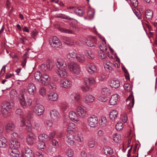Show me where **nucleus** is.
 <instances>
[{"instance_id":"1","label":"nucleus","mask_w":157,"mask_h":157,"mask_svg":"<svg viewBox=\"0 0 157 157\" xmlns=\"http://www.w3.org/2000/svg\"><path fill=\"white\" fill-rule=\"evenodd\" d=\"M13 106V103L4 102L1 105V111L4 117L6 118L10 116V111Z\"/></svg>"},{"instance_id":"2","label":"nucleus","mask_w":157,"mask_h":157,"mask_svg":"<svg viewBox=\"0 0 157 157\" xmlns=\"http://www.w3.org/2000/svg\"><path fill=\"white\" fill-rule=\"evenodd\" d=\"M75 110L80 117L84 118L87 117L86 109L84 106L82 105L77 106L75 108Z\"/></svg>"},{"instance_id":"3","label":"nucleus","mask_w":157,"mask_h":157,"mask_svg":"<svg viewBox=\"0 0 157 157\" xmlns=\"http://www.w3.org/2000/svg\"><path fill=\"white\" fill-rule=\"evenodd\" d=\"M33 110L38 116H40L44 113V108L41 104H36L33 106Z\"/></svg>"},{"instance_id":"4","label":"nucleus","mask_w":157,"mask_h":157,"mask_svg":"<svg viewBox=\"0 0 157 157\" xmlns=\"http://www.w3.org/2000/svg\"><path fill=\"white\" fill-rule=\"evenodd\" d=\"M19 102L22 107L23 108H26L27 107L30 106L33 103L32 99L30 97H27L25 100V98L23 99H19Z\"/></svg>"},{"instance_id":"5","label":"nucleus","mask_w":157,"mask_h":157,"mask_svg":"<svg viewBox=\"0 0 157 157\" xmlns=\"http://www.w3.org/2000/svg\"><path fill=\"white\" fill-rule=\"evenodd\" d=\"M50 43L51 46L54 48H61L62 43L60 40L56 36L53 37L50 40Z\"/></svg>"},{"instance_id":"6","label":"nucleus","mask_w":157,"mask_h":157,"mask_svg":"<svg viewBox=\"0 0 157 157\" xmlns=\"http://www.w3.org/2000/svg\"><path fill=\"white\" fill-rule=\"evenodd\" d=\"M50 117L54 122H57L60 119V116L59 113L56 109H52L50 111Z\"/></svg>"},{"instance_id":"7","label":"nucleus","mask_w":157,"mask_h":157,"mask_svg":"<svg viewBox=\"0 0 157 157\" xmlns=\"http://www.w3.org/2000/svg\"><path fill=\"white\" fill-rule=\"evenodd\" d=\"M88 125L92 127H96L98 124V119L97 116L93 115L88 119Z\"/></svg>"},{"instance_id":"8","label":"nucleus","mask_w":157,"mask_h":157,"mask_svg":"<svg viewBox=\"0 0 157 157\" xmlns=\"http://www.w3.org/2000/svg\"><path fill=\"white\" fill-rule=\"evenodd\" d=\"M95 99V97L90 94H84L82 98L83 101L85 103H90L93 102Z\"/></svg>"},{"instance_id":"9","label":"nucleus","mask_w":157,"mask_h":157,"mask_svg":"<svg viewBox=\"0 0 157 157\" xmlns=\"http://www.w3.org/2000/svg\"><path fill=\"white\" fill-rule=\"evenodd\" d=\"M59 85L62 87L68 89L71 87L72 83L70 80L67 79H62L60 81Z\"/></svg>"},{"instance_id":"10","label":"nucleus","mask_w":157,"mask_h":157,"mask_svg":"<svg viewBox=\"0 0 157 157\" xmlns=\"http://www.w3.org/2000/svg\"><path fill=\"white\" fill-rule=\"evenodd\" d=\"M36 140V136L33 133L29 134L26 137V141L27 144L31 146H33L34 144V141Z\"/></svg>"},{"instance_id":"11","label":"nucleus","mask_w":157,"mask_h":157,"mask_svg":"<svg viewBox=\"0 0 157 157\" xmlns=\"http://www.w3.org/2000/svg\"><path fill=\"white\" fill-rule=\"evenodd\" d=\"M58 98V95L57 93L52 92L47 95V99L50 101H57Z\"/></svg>"},{"instance_id":"12","label":"nucleus","mask_w":157,"mask_h":157,"mask_svg":"<svg viewBox=\"0 0 157 157\" xmlns=\"http://www.w3.org/2000/svg\"><path fill=\"white\" fill-rule=\"evenodd\" d=\"M27 90L30 95H33L36 92V87L33 83H29L27 86Z\"/></svg>"},{"instance_id":"13","label":"nucleus","mask_w":157,"mask_h":157,"mask_svg":"<svg viewBox=\"0 0 157 157\" xmlns=\"http://www.w3.org/2000/svg\"><path fill=\"white\" fill-rule=\"evenodd\" d=\"M76 27L72 26L69 29H65L62 27H59V30L60 32L68 33H73L76 31Z\"/></svg>"},{"instance_id":"14","label":"nucleus","mask_w":157,"mask_h":157,"mask_svg":"<svg viewBox=\"0 0 157 157\" xmlns=\"http://www.w3.org/2000/svg\"><path fill=\"white\" fill-rule=\"evenodd\" d=\"M51 78L46 74H44L40 79V82L44 86H47L50 82Z\"/></svg>"},{"instance_id":"15","label":"nucleus","mask_w":157,"mask_h":157,"mask_svg":"<svg viewBox=\"0 0 157 157\" xmlns=\"http://www.w3.org/2000/svg\"><path fill=\"white\" fill-rule=\"evenodd\" d=\"M83 82L87 85L93 86L96 83L95 79L92 77H85L83 78Z\"/></svg>"},{"instance_id":"16","label":"nucleus","mask_w":157,"mask_h":157,"mask_svg":"<svg viewBox=\"0 0 157 157\" xmlns=\"http://www.w3.org/2000/svg\"><path fill=\"white\" fill-rule=\"evenodd\" d=\"M81 98L80 94L76 92L72 93L70 96V98L71 100L76 102L79 101L81 99Z\"/></svg>"},{"instance_id":"17","label":"nucleus","mask_w":157,"mask_h":157,"mask_svg":"<svg viewBox=\"0 0 157 157\" xmlns=\"http://www.w3.org/2000/svg\"><path fill=\"white\" fill-rule=\"evenodd\" d=\"M15 128V126L14 124L12 122L10 121L6 124L5 129L6 131L10 133L14 131Z\"/></svg>"},{"instance_id":"18","label":"nucleus","mask_w":157,"mask_h":157,"mask_svg":"<svg viewBox=\"0 0 157 157\" xmlns=\"http://www.w3.org/2000/svg\"><path fill=\"white\" fill-rule=\"evenodd\" d=\"M56 65L58 69H64L66 66L63 59H57Z\"/></svg>"},{"instance_id":"19","label":"nucleus","mask_w":157,"mask_h":157,"mask_svg":"<svg viewBox=\"0 0 157 157\" xmlns=\"http://www.w3.org/2000/svg\"><path fill=\"white\" fill-rule=\"evenodd\" d=\"M126 101L128 103L129 108H132L134 104V99L132 94H130L126 99Z\"/></svg>"},{"instance_id":"20","label":"nucleus","mask_w":157,"mask_h":157,"mask_svg":"<svg viewBox=\"0 0 157 157\" xmlns=\"http://www.w3.org/2000/svg\"><path fill=\"white\" fill-rule=\"evenodd\" d=\"M24 155L25 157H34V154L31 149L28 147H26L25 149Z\"/></svg>"},{"instance_id":"21","label":"nucleus","mask_w":157,"mask_h":157,"mask_svg":"<svg viewBox=\"0 0 157 157\" xmlns=\"http://www.w3.org/2000/svg\"><path fill=\"white\" fill-rule=\"evenodd\" d=\"M56 71L57 74L62 78H65L68 75L66 69H57Z\"/></svg>"},{"instance_id":"22","label":"nucleus","mask_w":157,"mask_h":157,"mask_svg":"<svg viewBox=\"0 0 157 157\" xmlns=\"http://www.w3.org/2000/svg\"><path fill=\"white\" fill-rule=\"evenodd\" d=\"M119 98V96L117 94H115L112 96L110 100V105H114L117 103Z\"/></svg>"},{"instance_id":"23","label":"nucleus","mask_w":157,"mask_h":157,"mask_svg":"<svg viewBox=\"0 0 157 157\" xmlns=\"http://www.w3.org/2000/svg\"><path fill=\"white\" fill-rule=\"evenodd\" d=\"M12 149L9 151V153L10 155L15 157H18L19 156L20 152L18 149L14 148Z\"/></svg>"},{"instance_id":"24","label":"nucleus","mask_w":157,"mask_h":157,"mask_svg":"<svg viewBox=\"0 0 157 157\" xmlns=\"http://www.w3.org/2000/svg\"><path fill=\"white\" fill-rule=\"evenodd\" d=\"M69 117L70 118L72 121H76L78 122V116L75 112L73 111H71L69 112Z\"/></svg>"},{"instance_id":"25","label":"nucleus","mask_w":157,"mask_h":157,"mask_svg":"<svg viewBox=\"0 0 157 157\" xmlns=\"http://www.w3.org/2000/svg\"><path fill=\"white\" fill-rule=\"evenodd\" d=\"M109 83L111 86L114 88H118L120 86V82L117 79L111 80L110 81Z\"/></svg>"},{"instance_id":"26","label":"nucleus","mask_w":157,"mask_h":157,"mask_svg":"<svg viewBox=\"0 0 157 157\" xmlns=\"http://www.w3.org/2000/svg\"><path fill=\"white\" fill-rule=\"evenodd\" d=\"M75 140L78 142H81L83 140V135L80 132H78L74 136Z\"/></svg>"},{"instance_id":"27","label":"nucleus","mask_w":157,"mask_h":157,"mask_svg":"<svg viewBox=\"0 0 157 157\" xmlns=\"http://www.w3.org/2000/svg\"><path fill=\"white\" fill-rule=\"evenodd\" d=\"M74 139V137L73 135L72 134H69L67 135L66 140L69 145H73L75 143Z\"/></svg>"},{"instance_id":"28","label":"nucleus","mask_w":157,"mask_h":157,"mask_svg":"<svg viewBox=\"0 0 157 157\" xmlns=\"http://www.w3.org/2000/svg\"><path fill=\"white\" fill-rule=\"evenodd\" d=\"M10 146L11 148H15L18 149L20 147V143L17 140H13L10 144Z\"/></svg>"},{"instance_id":"29","label":"nucleus","mask_w":157,"mask_h":157,"mask_svg":"<svg viewBox=\"0 0 157 157\" xmlns=\"http://www.w3.org/2000/svg\"><path fill=\"white\" fill-rule=\"evenodd\" d=\"M118 112L116 110H112L110 113L109 118L112 121L115 120L117 117Z\"/></svg>"},{"instance_id":"30","label":"nucleus","mask_w":157,"mask_h":157,"mask_svg":"<svg viewBox=\"0 0 157 157\" xmlns=\"http://www.w3.org/2000/svg\"><path fill=\"white\" fill-rule=\"evenodd\" d=\"M49 138L48 136L44 133H43L39 135L38 139L39 142H45L46 140Z\"/></svg>"},{"instance_id":"31","label":"nucleus","mask_w":157,"mask_h":157,"mask_svg":"<svg viewBox=\"0 0 157 157\" xmlns=\"http://www.w3.org/2000/svg\"><path fill=\"white\" fill-rule=\"evenodd\" d=\"M104 153L108 155H112L113 152L112 148L108 146L105 147L104 148Z\"/></svg>"},{"instance_id":"32","label":"nucleus","mask_w":157,"mask_h":157,"mask_svg":"<svg viewBox=\"0 0 157 157\" xmlns=\"http://www.w3.org/2000/svg\"><path fill=\"white\" fill-rule=\"evenodd\" d=\"M7 141L5 137H0V147L5 148L7 146Z\"/></svg>"},{"instance_id":"33","label":"nucleus","mask_w":157,"mask_h":157,"mask_svg":"<svg viewBox=\"0 0 157 157\" xmlns=\"http://www.w3.org/2000/svg\"><path fill=\"white\" fill-rule=\"evenodd\" d=\"M113 140L117 143L121 142L122 139L121 135L117 133L114 134L113 136Z\"/></svg>"},{"instance_id":"34","label":"nucleus","mask_w":157,"mask_h":157,"mask_svg":"<svg viewBox=\"0 0 157 157\" xmlns=\"http://www.w3.org/2000/svg\"><path fill=\"white\" fill-rule=\"evenodd\" d=\"M68 67L69 69H79L80 68L78 64L74 62L69 63L68 64Z\"/></svg>"},{"instance_id":"35","label":"nucleus","mask_w":157,"mask_h":157,"mask_svg":"<svg viewBox=\"0 0 157 157\" xmlns=\"http://www.w3.org/2000/svg\"><path fill=\"white\" fill-rule=\"evenodd\" d=\"M85 53V55L90 59H93L94 58L95 55L94 53L90 49L86 51Z\"/></svg>"},{"instance_id":"36","label":"nucleus","mask_w":157,"mask_h":157,"mask_svg":"<svg viewBox=\"0 0 157 157\" xmlns=\"http://www.w3.org/2000/svg\"><path fill=\"white\" fill-rule=\"evenodd\" d=\"M10 97L12 99H15L18 96V94L15 90H12L10 92Z\"/></svg>"},{"instance_id":"37","label":"nucleus","mask_w":157,"mask_h":157,"mask_svg":"<svg viewBox=\"0 0 157 157\" xmlns=\"http://www.w3.org/2000/svg\"><path fill=\"white\" fill-rule=\"evenodd\" d=\"M81 88L82 91L85 92H91L92 90V88L86 84V86L82 85L81 86Z\"/></svg>"},{"instance_id":"38","label":"nucleus","mask_w":157,"mask_h":157,"mask_svg":"<svg viewBox=\"0 0 157 157\" xmlns=\"http://www.w3.org/2000/svg\"><path fill=\"white\" fill-rule=\"evenodd\" d=\"M101 94L103 95L107 96L109 95L110 93V90L109 89L106 87L103 88L101 91Z\"/></svg>"},{"instance_id":"39","label":"nucleus","mask_w":157,"mask_h":157,"mask_svg":"<svg viewBox=\"0 0 157 157\" xmlns=\"http://www.w3.org/2000/svg\"><path fill=\"white\" fill-rule=\"evenodd\" d=\"M48 85L50 91H55L56 89L57 86L55 83L50 82Z\"/></svg>"},{"instance_id":"40","label":"nucleus","mask_w":157,"mask_h":157,"mask_svg":"<svg viewBox=\"0 0 157 157\" xmlns=\"http://www.w3.org/2000/svg\"><path fill=\"white\" fill-rule=\"evenodd\" d=\"M77 55L75 52H73L69 53L67 55V57L71 60H75L76 59Z\"/></svg>"},{"instance_id":"41","label":"nucleus","mask_w":157,"mask_h":157,"mask_svg":"<svg viewBox=\"0 0 157 157\" xmlns=\"http://www.w3.org/2000/svg\"><path fill=\"white\" fill-rule=\"evenodd\" d=\"M99 124L102 127H105L108 124L106 118L104 117H102L100 121Z\"/></svg>"},{"instance_id":"42","label":"nucleus","mask_w":157,"mask_h":157,"mask_svg":"<svg viewBox=\"0 0 157 157\" xmlns=\"http://www.w3.org/2000/svg\"><path fill=\"white\" fill-rule=\"evenodd\" d=\"M74 12L80 17H82L85 13L84 10L77 8L74 10Z\"/></svg>"},{"instance_id":"43","label":"nucleus","mask_w":157,"mask_h":157,"mask_svg":"<svg viewBox=\"0 0 157 157\" xmlns=\"http://www.w3.org/2000/svg\"><path fill=\"white\" fill-rule=\"evenodd\" d=\"M39 93L40 94L42 97H45L47 94V89L45 87H42L40 89Z\"/></svg>"},{"instance_id":"44","label":"nucleus","mask_w":157,"mask_h":157,"mask_svg":"<svg viewBox=\"0 0 157 157\" xmlns=\"http://www.w3.org/2000/svg\"><path fill=\"white\" fill-rule=\"evenodd\" d=\"M153 13L152 10H150L146 11L145 16L148 19H151L153 17Z\"/></svg>"},{"instance_id":"45","label":"nucleus","mask_w":157,"mask_h":157,"mask_svg":"<svg viewBox=\"0 0 157 157\" xmlns=\"http://www.w3.org/2000/svg\"><path fill=\"white\" fill-rule=\"evenodd\" d=\"M115 128L117 131H120L122 130L124 128L123 124L121 122H118L116 125Z\"/></svg>"},{"instance_id":"46","label":"nucleus","mask_w":157,"mask_h":157,"mask_svg":"<svg viewBox=\"0 0 157 157\" xmlns=\"http://www.w3.org/2000/svg\"><path fill=\"white\" fill-rule=\"evenodd\" d=\"M76 125L73 123H70L69 124L67 129V131L69 133V132L73 131L76 128Z\"/></svg>"},{"instance_id":"47","label":"nucleus","mask_w":157,"mask_h":157,"mask_svg":"<svg viewBox=\"0 0 157 157\" xmlns=\"http://www.w3.org/2000/svg\"><path fill=\"white\" fill-rule=\"evenodd\" d=\"M76 59L80 62H83L85 60V58L83 55L78 54L77 55Z\"/></svg>"},{"instance_id":"48","label":"nucleus","mask_w":157,"mask_h":157,"mask_svg":"<svg viewBox=\"0 0 157 157\" xmlns=\"http://www.w3.org/2000/svg\"><path fill=\"white\" fill-rule=\"evenodd\" d=\"M28 58V56L26 53H25L22 57L23 60L22 61L21 65L23 67H25V66L26 65V59Z\"/></svg>"},{"instance_id":"49","label":"nucleus","mask_w":157,"mask_h":157,"mask_svg":"<svg viewBox=\"0 0 157 157\" xmlns=\"http://www.w3.org/2000/svg\"><path fill=\"white\" fill-rule=\"evenodd\" d=\"M66 153L68 157H72L74 154V151L72 149H68L66 151Z\"/></svg>"},{"instance_id":"50","label":"nucleus","mask_w":157,"mask_h":157,"mask_svg":"<svg viewBox=\"0 0 157 157\" xmlns=\"http://www.w3.org/2000/svg\"><path fill=\"white\" fill-rule=\"evenodd\" d=\"M26 120L25 116H22L21 117L20 125L21 127H24L26 124Z\"/></svg>"},{"instance_id":"51","label":"nucleus","mask_w":157,"mask_h":157,"mask_svg":"<svg viewBox=\"0 0 157 157\" xmlns=\"http://www.w3.org/2000/svg\"><path fill=\"white\" fill-rule=\"evenodd\" d=\"M25 129L28 131H31L33 128V125L29 122L27 123V124H25Z\"/></svg>"},{"instance_id":"52","label":"nucleus","mask_w":157,"mask_h":157,"mask_svg":"<svg viewBox=\"0 0 157 157\" xmlns=\"http://www.w3.org/2000/svg\"><path fill=\"white\" fill-rule=\"evenodd\" d=\"M94 14V12L93 10H90L87 12V16L89 19L90 20L93 18Z\"/></svg>"},{"instance_id":"53","label":"nucleus","mask_w":157,"mask_h":157,"mask_svg":"<svg viewBox=\"0 0 157 157\" xmlns=\"http://www.w3.org/2000/svg\"><path fill=\"white\" fill-rule=\"evenodd\" d=\"M85 43L87 46L90 47H92L94 45V40L93 39L87 40Z\"/></svg>"},{"instance_id":"54","label":"nucleus","mask_w":157,"mask_h":157,"mask_svg":"<svg viewBox=\"0 0 157 157\" xmlns=\"http://www.w3.org/2000/svg\"><path fill=\"white\" fill-rule=\"evenodd\" d=\"M105 52L101 51H99V56L101 59H103L106 57L107 56L105 53Z\"/></svg>"},{"instance_id":"55","label":"nucleus","mask_w":157,"mask_h":157,"mask_svg":"<svg viewBox=\"0 0 157 157\" xmlns=\"http://www.w3.org/2000/svg\"><path fill=\"white\" fill-rule=\"evenodd\" d=\"M54 63L52 61H49L47 63L46 66L47 69H52L54 68Z\"/></svg>"},{"instance_id":"56","label":"nucleus","mask_w":157,"mask_h":157,"mask_svg":"<svg viewBox=\"0 0 157 157\" xmlns=\"http://www.w3.org/2000/svg\"><path fill=\"white\" fill-rule=\"evenodd\" d=\"M38 147L40 149H44L45 147V142H39L37 145Z\"/></svg>"},{"instance_id":"57","label":"nucleus","mask_w":157,"mask_h":157,"mask_svg":"<svg viewBox=\"0 0 157 157\" xmlns=\"http://www.w3.org/2000/svg\"><path fill=\"white\" fill-rule=\"evenodd\" d=\"M99 48L100 49V51L106 52L107 50V48L105 43L101 44L100 45Z\"/></svg>"},{"instance_id":"58","label":"nucleus","mask_w":157,"mask_h":157,"mask_svg":"<svg viewBox=\"0 0 157 157\" xmlns=\"http://www.w3.org/2000/svg\"><path fill=\"white\" fill-rule=\"evenodd\" d=\"M71 72L75 75H79L80 74V69H70Z\"/></svg>"},{"instance_id":"59","label":"nucleus","mask_w":157,"mask_h":157,"mask_svg":"<svg viewBox=\"0 0 157 157\" xmlns=\"http://www.w3.org/2000/svg\"><path fill=\"white\" fill-rule=\"evenodd\" d=\"M52 145L55 148H56L59 146V144L58 141L56 139H53L52 140Z\"/></svg>"},{"instance_id":"60","label":"nucleus","mask_w":157,"mask_h":157,"mask_svg":"<svg viewBox=\"0 0 157 157\" xmlns=\"http://www.w3.org/2000/svg\"><path fill=\"white\" fill-rule=\"evenodd\" d=\"M44 124L45 127H50L52 125V122L51 121L47 120L45 121Z\"/></svg>"},{"instance_id":"61","label":"nucleus","mask_w":157,"mask_h":157,"mask_svg":"<svg viewBox=\"0 0 157 157\" xmlns=\"http://www.w3.org/2000/svg\"><path fill=\"white\" fill-rule=\"evenodd\" d=\"M106 96V95L100 96L98 97V99L101 102H104L107 100Z\"/></svg>"},{"instance_id":"62","label":"nucleus","mask_w":157,"mask_h":157,"mask_svg":"<svg viewBox=\"0 0 157 157\" xmlns=\"http://www.w3.org/2000/svg\"><path fill=\"white\" fill-rule=\"evenodd\" d=\"M40 126V124L37 122L35 121L33 125V128L34 129L37 130L39 128Z\"/></svg>"},{"instance_id":"63","label":"nucleus","mask_w":157,"mask_h":157,"mask_svg":"<svg viewBox=\"0 0 157 157\" xmlns=\"http://www.w3.org/2000/svg\"><path fill=\"white\" fill-rule=\"evenodd\" d=\"M131 4L134 7L136 8L138 6V3L137 0H130Z\"/></svg>"},{"instance_id":"64","label":"nucleus","mask_w":157,"mask_h":157,"mask_svg":"<svg viewBox=\"0 0 157 157\" xmlns=\"http://www.w3.org/2000/svg\"><path fill=\"white\" fill-rule=\"evenodd\" d=\"M124 72V73L125 77V78L127 80H129L130 75L128 72V71L127 69H123Z\"/></svg>"}]
</instances>
